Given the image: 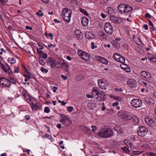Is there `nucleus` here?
I'll return each instance as SVG.
<instances>
[{
  "instance_id": "nucleus-40",
  "label": "nucleus",
  "mask_w": 156,
  "mask_h": 156,
  "mask_svg": "<svg viewBox=\"0 0 156 156\" xmlns=\"http://www.w3.org/2000/svg\"><path fill=\"white\" fill-rule=\"evenodd\" d=\"M39 60L40 63L42 66H44L45 63V62L44 61L43 59L41 58H39Z\"/></svg>"
},
{
  "instance_id": "nucleus-56",
  "label": "nucleus",
  "mask_w": 156,
  "mask_h": 156,
  "mask_svg": "<svg viewBox=\"0 0 156 156\" xmlns=\"http://www.w3.org/2000/svg\"><path fill=\"white\" fill-rule=\"evenodd\" d=\"M133 154H139L141 153V152L139 151H133Z\"/></svg>"
},
{
  "instance_id": "nucleus-30",
  "label": "nucleus",
  "mask_w": 156,
  "mask_h": 156,
  "mask_svg": "<svg viewBox=\"0 0 156 156\" xmlns=\"http://www.w3.org/2000/svg\"><path fill=\"white\" fill-rule=\"evenodd\" d=\"M65 120H64L62 118L61 119H60L59 121L61 122L62 123V124H63L65 126H69V125L70 124V122H69V123H67V124H65Z\"/></svg>"
},
{
  "instance_id": "nucleus-44",
  "label": "nucleus",
  "mask_w": 156,
  "mask_h": 156,
  "mask_svg": "<svg viewBox=\"0 0 156 156\" xmlns=\"http://www.w3.org/2000/svg\"><path fill=\"white\" fill-rule=\"evenodd\" d=\"M44 111L45 113H49L50 112V110L48 107H46L44 108Z\"/></svg>"
},
{
  "instance_id": "nucleus-47",
  "label": "nucleus",
  "mask_w": 156,
  "mask_h": 156,
  "mask_svg": "<svg viewBox=\"0 0 156 156\" xmlns=\"http://www.w3.org/2000/svg\"><path fill=\"white\" fill-rule=\"evenodd\" d=\"M91 128L92 129V131L93 132H95L97 129V127L95 126H92Z\"/></svg>"
},
{
  "instance_id": "nucleus-55",
  "label": "nucleus",
  "mask_w": 156,
  "mask_h": 156,
  "mask_svg": "<svg viewBox=\"0 0 156 156\" xmlns=\"http://www.w3.org/2000/svg\"><path fill=\"white\" fill-rule=\"evenodd\" d=\"M153 152H148L146 154L147 156H153Z\"/></svg>"
},
{
  "instance_id": "nucleus-32",
  "label": "nucleus",
  "mask_w": 156,
  "mask_h": 156,
  "mask_svg": "<svg viewBox=\"0 0 156 156\" xmlns=\"http://www.w3.org/2000/svg\"><path fill=\"white\" fill-rule=\"evenodd\" d=\"M92 35V34L91 33L88 32L86 33L85 36L87 38L90 39L91 38V36Z\"/></svg>"
},
{
  "instance_id": "nucleus-12",
  "label": "nucleus",
  "mask_w": 156,
  "mask_h": 156,
  "mask_svg": "<svg viewBox=\"0 0 156 156\" xmlns=\"http://www.w3.org/2000/svg\"><path fill=\"white\" fill-rule=\"evenodd\" d=\"M140 75L143 77L148 79H149L151 77V74L146 71H142L140 73Z\"/></svg>"
},
{
  "instance_id": "nucleus-26",
  "label": "nucleus",
  "mask_w": 156,
  "mask_h": 156,
  "mask_svg": "<svg viewBox=\"0 0 156 156\" xmlns=\"http://www.w3.org/2000/svg\"><path fill=\"white\" fill-rule=\"evenodd\" d=\"M124 143L128 147H132V145L130 141L128 140H124Z\"/></svg>"
},
{
  "instance_id": "nucleus-43",
  "label": "nucleus",
  "mask_w": 156,
  "mask_h": 156,
  "mask_svg": "<svg viewBox=\"0 0 156 156\" xmlns=\"http://www.w3.org/2000/svg\"><path fill=\"white\" fill-rule=\"evenodd\" d=\"M122 149L123 150L126 152L129 153V148L127 147H122Z\"/></svg>"
},
{
  "instance_id": "nucleus-24",
  "label": "nucleus",
  "mask_w": 156,
  "mask_h": 156,
  "mask_svg": "<svg viewBox=\"0 0 156 156\" xmlns=\"http://www.w3.org/2000/svg\"><path fill=\"white\" fill-rule=\"evenodd\" d=\"M8 61L11 64H14L16 62L15 59L13 58L9 57L8 59Z\"/></svg>"
},
{
  "instance_id": "nucleus-45",
  "label": "nucleus",
  "mask_w": 156,
  "mask_h": 156,
  "mask_svg": "<svg viewBox=\"0 0 156 156\" xmlns=\"http://www.w3.org/2000/svg\"><path fill=\"white\" fill-rule=\"evenodd\" d=\"M146 82L147 83V87H149L151 86V83L150 81L146 80Z\"/></svg>"
},
{
  "instance_id": "nucleus-49",
  "label": "nucleus",
  "mask_w": 156,
  "mask_h": 156,
  "mask_svg": "<svg viewBox=\"0 0 156 156\" xmlns=\"http://www.w3.org/2000/svg\"><path fill=\"white\" fill-rule=\"evenodd\" d=\"M91 48L92 49H94L95 48H97L96 45H94V43L93 42H91Z\"/></svg>"
},
{
  "instance_id": "nucleus-36",
  "label": "nucleus",
  "mask_w": 156,
  "mask_h": 156,
  "mask_svg": "<svg viewBox=\"0 0 156 156\" xmlns=\"http://www.w3.org/2000/svg\"><path fill=\"white\" fill-rule=\"evenodd\" d=\"M98 92V89H97V88L95 87H94L92 90V93L93 95H94V93H96V94Z\"/></svg>"
},
{
  "instance_id": "nucleus-35",
  "label": "nucleus",
  "mask_w": 156,
  "mask_h": 156,
  "mask_svg": "<svg viewBox=\"0 0 156 156\" xmlns=\"http://www.w3.org/2000/svg\"><path fill=\"white\" fill-rule=\"evenodd\" d=\"M117 61L120 62L122 63H123L125 62V59L123 57H122L121 56L120 58H119V59Z\"/></svg>"
},
{
  "instance_id": "nucleus-15",
  "label": "nucleus",
  "mask_w": 156,
  "mask_h": 156,
  "mask_svg": "<svg viewBox=\"0 0 156 156\" xmlns=\"http://www.w3.org/2000/svg\"><path fill=\"white\" fill-rule=\"evenodd\" d=\"M125 5L126 4H121L118 6V10L121 13H122L123 12H124Z\"/></svg>"
},
{
  "instance_id": "nucleus-61",
  "label": "nucleus",
  "mask_w": 156,
  "mask_h": 156,
  "mask_svg": "<svg viewBox=\"0 0 156 156\" xmlns=\"http://www.w3.org/2000/svg\"><path fill=\"white\" fill-rule=\"evenodd\" d=\"M37 44L38 45L40 50H42L44 49V47L42 45L39 43H37Z\"/></svg>"
},
{
  "instance_id": "nucleus-14",
  "label": "nucleus",
  "mask_w": 156,
  "mask_h": 156,
  "mask_svg": "<svg viewBox=\"0 0 156 156\" xmlns=\"http://www.w3.org/2000/svg\"><path fill=\"white\" fill-rule=\"evenodd\" d=\"M81 23L84 27H87L88 24V19L85 16L83 17L81 19Z\"/></svg>"
},
{
  "instance_id": "nucleus-17",
  "label": "nucleus",
  "mask_w": 156,
  "mask_h": 156,
  "mask_svg": "<svg viewBox=\"0 0 156 156\" xmlns=\"http://www.w3.org/2000/svg\"><path fill=\"white\" fill-rule=\"evenodd\" d=\"M40 105L38 102L36 103H33L31 106V107L33 110H37L39 108Z\"/></svg>"
},
{
  "instance_id": "nucleus-1",
  "label": "nucleus",
  "mask_w": 156,
  "mask_h": 156,
  "mask_svg": "<svg viewBox=\"0 0 156 156\" xmlns=\"http://www.w3.org/2000/svg\"><path fill=\"white\" fill-rule=\"evenodd\" d=\"M98 135L103 138H108L113 136V133L108 128H103L98 133Z\"/></svg>"
},
{
  "instance_id": "nucleus-3",
  "label": "nucleus",
  "mask_w": 156,
  "mask_h": 156,
  "mask_svg": "<svg viewBox=\"0 0 156 156\" xmlns=\"http://www.w3.org/2000/svg\"><path fill=\"white\" fill-rule=\"evenodd\" d=\"M0 84L3 87H9L11 85V82L5 78L0 77Z\"/></svg>"
},
{
  "instance_id": "nucleus-59",
  "label": "nucleus",
  "mask_w": 156,
  "mask_h": 156,
  "mask_svg": "<svg viewBox=\"0 0 156 156\" xmlns=\"http://www.w3.org/2000/svg\"><path fill=\"white\" fill-rule=\"evenodd\" d=\"M37 51L38 54L39 55V56L41 54L43 53V51H40L38 48H37Z\"/></svg>"
},
{
  "instance_id": "nucleus-52",
  "label": "nucleus",
  "mask_w": 156,
  "mask_h": 156,
  "mask_svg": "<svg viewBox=\"0 0 156 156\" xmlns=\"http://www.w3.org/2000/svg\"><path fill=\"white\" fill-rule=\"evenodd\" d=\"M114 46L116 48H118L119 47V43L117 42H115L113 44Z\"/></svg>"
},
{
  "instance_id": "nucleus-22",
  "label": "nucleus",
  "mask_w": 156,
  "mask_h": 156,
  "mask_svg": "<svg viewBox=\"0 0 156 156\" xmlns=\"http://www.w3.org/2000/svg\"><path fill=\"white\" fill-rule=\"evenodd\" d=\"M99 60L101 62L105 64H107L108 63V61L107 60L102 57H99Z\"/></svg>"
},
{
  "instance_id": "nucleus-28",
  "label": "nucleus",
  "mask_w": 156,
  "mask_h": 156,
  "mask_svg": "<svg viewBox=\"0 0 156 156\" xmlns=\"http://www.w3.org/2000/svg\"><path fill=\"white\" fill-rule=\"evenodd\" d=\"M121 56L119 55L118 54L115 53L114 54L113 56V58L116 61H118Z\"/></svg>"
},
{
  "instance_id": "nucleus-13",
  "label": "nucleus",
  "mask_w": 156,
  "mask_h": 156,
  "mask_svg": "<svg viewBox=\"0 0 156 156\" xmlns=\"http://www.w3.org/2000/svg\"><path fill=\"white\" fill-rule=\"evenodd\" d=\"M49 60L48 62L49 64L51 67L52 68L58 66L57 64L55 63V61L52 57H49Z\"/></svg>"
},
{
  "instance_id": "nucleus-41",
  "label": "nucleus",
  "mask_w": 156,
  "mask_h": 156,
  "mask_svg": "<svg viewBox=\"0 0 156 156\" xmlns=\"http://www.w3.org/2000/svg\"><path fill=\"white\" fill-rule=\"evenodd\" d=\"M146 80H144V81H140V83L141 84V85L147 87V83Z\"/></svg>"
},
{
  "instance_id": "nucleus-46",
  "label": "nucleus",
  "mask_w": 156,
  "mask_h": 156,
  "mask_svg": "<svg viewBox=\"0 0 156 156\" xmlns=\"http://www.w3.org/2000/svg\"><path fill=\"white\" fill-rule=\"evenodd\" d=\"M73 108L72 106L68 107L67 108V111L69 112H71L73 111Z\"/></svg>"
},
{
  "instance_id": "nucleus-27",
  "label": "nucleus",
  "mask_w": 156,
  "mask_h": 156,
  "mask_svg": "<svg viewBox=\"0 0 156 156\" xmlns=\"http://www.w3.org/2000/svg\"><path fill=\"white\" fill-rule=\"evenodd\" d=\"M98 34L100 36L103 38H105L106 37V34L102 31H99L98 33Z\"/></svg>"
},
{
  "instance_id": "nucleus-31",
  "label": "nucleus",
  "mask_w": 156,
  "mask_h": 156,
  "mask_svg": "<svg viewBox=\"0 0 156 156\" xmlns=\"http://www.w3.org/2000/svg\"><path fill=\"white\" fill-rule=\"evenodd\" d=\"M71 17L70 16L68 17H63V20L67 23H69L70 22V20Z\"/></svg>"
},
{
  "instance_id": "nucleus-60",
  "label": "nucleus",
  "mask_w": 156,
  "mask_h": 156,
  "mask_svg": "<svg viewBox=\"0 0 156 156\" xmlns=\"http://www.w3.org/2000/svg\"><path fill=\"white\" fill-rule=\"evenodd\" d=\"M76 36H77V37L79 39H80L81 38L82 36H81V34H76Z\"/></svg>"
},
{
  "instance_id": "nucleus-16",
  "label": "nucleus",
  "mask_w": 156,
  "mask_h": 156,
  "mask_svg": "<svg viewBox=\"0 0 156 156\" xmlns=\"http://www.w3.org/2000/svg\"><path fill=\"white\" fill-rule=\"evenodd\" d=\"M145 99L147 104L151 105L154 104L155 103V101L151 98H146Z\"/></svg>"
},
{
  "instance_id": "nucleus-2",
  "label": "nucleus",
  "mask_w": 156,
  "mask_h": 156,
  "mask_svg": "<svg viewBox=\"0 0 156 156\" xmlns=\"http://www.w3.org/2000/svg\"><path fill=\"white\" fill-rule=\"evenodd\" d=\"M104 30L106 33L108 35H111L113 32L112 26L110 23H106L104 25Z\"/></svg>"
},
{
  "instance_id": "nucleus-7",
  "label": "nucleus",
  "mask_w": 156,
  "mask_h": 156,
  "mask_svg": "<svg viewBox=\"0 0 156 156\" xmlns=\"http://www.w3.org/2000/svg\"><path fill=\"white\" fill-rule=\"evenodd\" d=\"M98 83L101 88L106 89V87L108 85V82L104 79L99 80L98 81Z\"/></svg>"
},
{
  "instance_id": "nucleus-33",
  "label": "nucleus",
  "mask_w": 156,
  "mask_h": 156,
  "mask_svg": "<svg viewBox=\"0 0 156 156\" xmlns=\"http://www.w3.org/2000/svg\"><path fill=\"white\" fill-rule=\"evenodd\" d=\"M48 57V55L47 53H43L41 54L40 55V57L39 58H43L44 59H45L47 58Z\"/></svg>"
},
{
  "instance_id": "nucleus-51",
  "label": "nucleus",
  "mask_w": 156,
  "mask_h": 156,
  "mask_svg": "<svg viewBox=\"0 0 156 156\" xmlns=\"http://www.w3.org/2000/svg\"><path fill=\"white\" fill-rule=\"evenodd\" d=\"M6 65L7 66L6 67H7V69H8V72L9 73H12V70H11V69H10V68L9 65L7 64H6Z\"/></svg>"
},
{
  "instance_id": "nucleus-62",
  "label": "nucleus",
  "mask_w": 156,
  "mask_h": 156,
  "mask_svg": "<svg viewBox=\"0 0 156 156\" xmlns=\"http://www.w3.org/2000/svg\"><path fill=\"white\" fill-rule=\"evenodd\" d=\"M101 16L103 18L105 19L106 18V15H105L103 13L101 12Z\"/></svg>"
},
{
  "instance_id": "nucleus-39",
  "label": "nucleus",
  "mask_w": 156,
  "mask_h": 156,
  "mask_svg": "<svg viewBox=\"0 0 156 156\" xmlns=\"http://www.w3.org/2000/svg\"><path fill=\"white\" fill-rule=\"evenodd\" d=\"M124 116V118H123V119H125L130 120L131 119V117L127 115L126 114V113H125Z\"/></svg>"
},
{
  "instance_id": "nucleus-9",
  "label": "nucleus",
  "mask_w": 156,
  "mask_h": 156,
  "mask_svg": "<svg viewBox=\"0 0 156 156\" xmlns=\"http://www.w3.org/2000/svg\"><path fill=\"white\" fill-rule=\"evenodd\" d=\"M96 95L98 96V97L96 98V99L98 101H103L105 99V95L103 92L98 91V92H97L96 93Z\"/></svg>"
},
{
  "instance_id": "nucleus-38",
  "label": "nucleus",
  "mask_w": 156,
  "mask_h": 156,
  "mask_svg": "<svg viewBox=\"0 0 156 156\" xmlns=\"http://www.w3.org/2000/svg\"><path fill=\"white\" fill-rule=\"evenodd\" d=\"M80 11L81 12L83 13L86 16H88L89 15L85 9L81 8L80 9Z\"/></svg>"
},
{
  "instance_id": "nucleus-58",
  "label": "nucleus",
  "mask_w": 156,
  "mask_h": 156,
  "mask_svg": "<svg viewBox=\"0 0 156 156\" xmlns=\"http://www.w3.org/2000/svg\"><path fill=\"white\" fill-rule=\"evenodd\" d=\"M145 16L146 17L151 18V16L149 13H147L145 14Z\"/></svg>"
},
{
  "instance_id": "nucleus-5",
  "label": "nucleus",
  "mask_w": 156,
  "mask_h": 156,
  "mask_svg": "<svg viewBox=\"0 0 156 156\" xmlns=\"http://www.w3.org/2000/svg\"><path fill=\"white\" fill-rule=\"evenodd\" d=\"M131 104L135 108L140 107L142 105V101L139 99H133L131 100Z\"/></svg>"
},
{
  "instance_id": "nucleus-42",
  "label": "nucleus",
  "mask_w": 156,
  "mask_h": 156,
  "mask_svg": "<svg viewBox=\"0 0 156 156\" xmlns=\"http://www.w3.org/2000/svg\"><path fill=\"white\" fill-rule=\"evenodd\" d=\"M41 70L44 73H47L48 72V70L47 69H45L43 67H41Z\"/></svg>"
},
{
  "instance_id": "nucleus-20",
  "label": "nucleus",
  "mask_w": 156,
  "mask_h": 156,
  "mask_svg": "<svg viewBox=\"0 0 156 156\" xmlns=\"http://www.w3.org/2000/svg\"><path fill=\"white\" fill-rule=\"evenodd\" d=\"M131 119L132 120L135 124H138L139 122V120L138 118L135 115H133L131 117Z\"/></svg>"
},
{
  "instance_id": "nucleus-8",
  "label": "nucleus",
  "mask_w": 156,
  "mask_h": 156,
  "mask_svg": "<svg viewBox=\"0 0 156 156\" xmlns=\"http://www.w3.org/2000/svg\"><path fill=\"white\" fill-rule=\"evenodd\" d=\"M72 14L71 11L67 8L63 9L62 12V16L63 17L71 16Z\"/></svg>"
},
{
  "instance_id": "nucleus-54",
  "label": "nucleus",
  "mask_w": 156,
  "mask_h": 156,
  "mask_svg": "<svg viewBox=\"0 0 156 156\" xmlns=\"http://www.w3.org/2000/svg\"><path fill=\"white\" fill-rule=\"evenodd\" d=\"M36 15H38L39 17H42L44 15L43 13H39V12H37L36 13Z\"/></svg>"
},
{
  "instance_id": "nucleus-25",
  "label": "nucleus",
  "mask_w": 156,
  "mask_h": 156,
  "mask_svg": "<svg viewBox=\"0 0 156 156\" xmlns=\"http://www.w3.org/2000/svg\"><path fill=\"white\" fill-rule=\"evenodd\" d=\"M81 129L85 133H87L90 130V129L87 127L84 126H81Z\"/></svg>"
},
{
  "instance_id": "nucleus-19",
  "label": "nucleus",
  "mask_w": 156,
  "mask_h": 156,
  "mask_svg": "<svg viewBox=\"0 0 156 156\" xmlns=\"http://www.w3.org/2000/svg\"><path fill=\"white\" fill-rule=\"evenodd\" d=\"M125 6H126L124 11V13H128L133 9V8L132 7L127 4H126Z\"/></svg>"
},
{
  "instance_id": "nucleus-63",
  "label": "nucleus",
  "mask_w": 156,
  "mask_h": 156,
  "mask_svg": "<svg viewBox=\"0 0 156 156\" xmlns=\"http://www.w3.org/2000/svg\"><path fill=\"white\" fill-rule=\"evenodd\" d=\"M61 77L64 80H66L67 78V76H65L63 75H61Z\"/></svg>"
},
{
  "instance_id": "nucleus-10",
  "label": "nucleus",
  "mask_w": 156,
  "mask_h": 156,
  "mask_svg": "<svg viewBox=\"0 0 156 156\" xmlns=\"http://www.w3.org/2000/svg\"><path fill=\"white\" fill-rule=\"evenodd\" d=\"M110 19L112 21L115 23H119L122 21L121 18L116 17L114 16V14L110 16Z\"/></svg>"
},
{
  "instance_id": "nucleus-18",
  "label": "nucleus",
  "mask_w": 156,
  "mask_h": 156,
  "mask_svg": "<svg viewBox=\"0 0 156 156\" xmlns=\"http://www.w3.org/2000/svg\"><path fill=\"white\" fill-rule=\"evenodd\" d=\"M145 121L147 124L150 126H152L154 123L153 120L149 118H145Z\"/></svg>"
},
{
  "instance_id": "nucleus-21",
  "label": "nucleus",
  "mask_w": 156,
  "mask_h": 156,
  "mask_svg": "<svg viewBox=\"0 0 156 156\" xmlns=\"http://www.w3.org/2000/svg\"><path fill=\"white\" fill-rule=\"evenodd\" d=\"M107 12L110 15V16L113 15L115 14V12L113 9L110 7H108L107 9Z\"/></svg>"
},
{
  "instance_id": "nucleus-11",
  "label": "nucleus",
  "mask_w": 156,
  "mask_h": 156,
  "mask_svg": "<svg viewBox=\"0 0 156 156\" xmlns=\"http://www.w3.org/2000/svg\"><path fill=\"white\" fill-rule=\"evenodd\" d=\"M127 83L131 88H134L136 87V82L133 79H129L127 81Z\"/></svg>"
},
{
  "instance_id": "nucleus-34",
  "label": "nucleus",
  "mask_w": 156,
  "mask_h": 156,
  "mask_svg": "<svg viewBox=\"0 0 156 156\" xmlns=\"http://www.w3.org/2000/svg\"><path fill=\"white\" fill-rule=\"evenodd\" d=\"M1 66V68L5 72H8V69H7V67H5L4 65H3L2 64L1 62H0Z\"/></svg>"
},
{
  "instance_id": "nucleus-23",
  "label": "nucleus",
  "mask_w": 156,
  "mask_h": 156,
  "mask_svg": "<svg viewBox=\"0 0 156 156\" xmlns=\"http://www.w3.org/2000/svg\"><path fill=\"white\" fill-rule=\"evenodd\" d=\"M125 112L121 110L118 112V115L121 118L123 119L124 118V115L125 114Z\"/></svg>"
},
{
  "instance_id": "nucleus-64",
  "label": "nucleus",
  "mask_w": 156,
  "mask_h": 156,
  "mask_svg": "<svg viewBox=\"0 0 156 156\" xmlns=\"http://www.w3.org/2000/svg\"><path fill=\"white\" fill-rule=\"evenodd\" d=\"M143 27L146 30H147L148 29V26L147 24H144Z\"/></svg>"
},
{
  "instance_id": "nucleus-4",
  "label": "nucleus",
  "mask_w": 156,
  "mask_h": 156,
  "mask_svg": "<svg viewBox=\"0 0 156 156\" xmlns=\"http://www.w3.org/2000/svg\"><path fill=\"white\" fill-rule=\"evenodd\" d=\"M78 54L80 58L83 59L86 61H88L89 60L90 55L87 53L81 50H78Z\"/></svg>"
},
{
  "instance_id": "nucleus-37",
  "label": "nucleus",
  "mask_w": 156,
  "mask_h": 156,
  "mask_svg": "<svg viewBox=\"0 0 156 156\" xmlns=\"http://www.w3.org/2000/svg\"><path fill=\"white\" fill-rule=\"evenodd\" d=\"M60 115L62 118L64 120L69 121V118L67 116L62 114H60Z\"/></svg>"
},
{
  "instance_id": "nucleus-48",
  "label": "nucleus",
  "mask_w": 156,
  "mask_h": 156,
  "mask_svg": "<svg viewBox=\"0 0 156 156\" xmlns=\"http://www.w3.org/2000/svg\"><path fill=\"white\" fill-rule=\"evenodd\" d=\"M23 90L22 92V94L23 96L24 97V96L26 95L27 94H28V93L26 90L24 89L23 88Z\"/></svg>"
},
{
  "instance_id": "nucleus-53",
  "label": "nucleus",
  "mask_w": 156,
  "mask_h": 156,
  "mask_svg": "<svg viewBox=\"0 0 156 156\" xmlns=\"http://www.w3.org/2000/svg\"><path fill=\"white\" fill-rule=\"evenodd\" d=\"M66 63L64 62H62L61 63H60L59 65H58V66H57V68L61 67L62 66H64L65 65H66Z\"/></svg>"
},
{
  "instance_id": "nucleus-29",
  "label": "nucleus",
  "mask_w": 156,
  "mask_h": 156,
  "mask_svg": "<svg viewBox=\"0 0 156 156\" xmlns=\"http://www.w3.org/2000/svg\"><path fill=\"white\" fill-rule=\"evenodd\" d=\"M24 97L27 100L30 101H32L33 98L29 94H27L26 95L24 96Z\"/></svg>"
},
{
  "instance_id": "nucleus-57",
  "label": "nucleus",
  "mask_w": 156,
  "mask_h": 156,
  "mask_svg": "<svg viewBox=\"0 0 156 156\" xmlns=\"http://www.w3.org/2000/svg\"><path fill=\"white\" fill-rule=\"evenodd\" d=\"M93 95H93L92 94V95H90L89 94H86V96L88 98H94Z\"/></svg>"
},
{
  "instance_id": "nucleus-50",
  "label": "nucleus",
  "mask_w": 156,
  "mask_h": 156,
  "mask_svg": "<svg viewBox=\"0 0 156 156\" xmlns=\"http://www.w3.org/2000/svg\"><path fill=\"white\" fill-rule=\"evenodd\" d=\"M14 68L15 69L14 70V73H18L19 72V70L18 69H19V67L15 66H14Z\"/></svg>"
},
{
  "instance_id": "nucleus-6",
  "label": "nucleus",
  "mask_w": 156,
  "mask_h": 156,
  "mask_svg": "<svg viewBox=\"0 0 156 156\" xmlns=\"http://www.w3.org/2000/svg\"><path fill=\"white\" fill-rule=\"evenodd\" d=\"M147 132V129L144 126H140L138 130L137 133L138 135L143 137L146 135Z\"/></svg>"
}]
</instances>
